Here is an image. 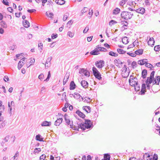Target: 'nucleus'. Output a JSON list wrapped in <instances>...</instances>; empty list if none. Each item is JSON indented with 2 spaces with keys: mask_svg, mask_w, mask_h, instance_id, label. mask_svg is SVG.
<instances>
[{
  "mask_svg": "<svg viewBox=\"0 0 160 160\" xmlns=\"http://www.w3.org/2000/svg\"><path fill=\"white\" fill-rule=\"evenodd\" d=\"M147 71L146 69H144L142 70V77L144 78L147 74Z\"/></svg>",
  "mask_w": 160,
  "mask_h": 160,
  "instance_id": "obj_35",
  "label": "nucleus"
},
{
  "mask_svg": "<svg viewBox=\"0 0 160 160\" xmlns=\"http://www.w3.org/2000/svg\"><path fill=\"white\" fill-rule=\"evenodd\" d=\"M76 113L80 117L84 118L85 117V115L82 112L79 110H77L76 112Z\"/></svg>",
  "mask_w": 160,
  "mask_h": 160,
  "instance_id": "obj_28",
  "label": "nucleus"
},
{
  "mask_svg": "<svg viewBox=\"0 0 160 160\" xmlns=\"http://www.w3.org/2000/svg\"><path fill=\"white\" fill-rule=\"evenodd\" d=\"M35 62V59L34 58H33V59H31L29 63H30V64L29 65V66L28 67H29L31 65H32Z\"/></svg>",
  "mask_w": 160,
  "mask_h": 160,
  "instance_id": "obj_57",
  "label": "nucleus"
},
{
  "mask_svg": "<svg viewBox=\"0 0 160 160\" xmlns=\"http://www.w3.org/2000/svg\"><path fill=\"white\" fill-rule=\"evenodd\" d=\"M46 158V156L45 154H42L40 157V160H45Z\"/></svg>",
  "mask_w": 160,
  "mask_h": 160,
  "instance_id": "obj_54",
  "label": "nucleus"
},
{
  "mask_svg": "<svg viewBox=\"0 0 160 160\" xmlns=\"http://www.w3.org/2000/svg\"><path fill=\"white\" fill-rule=\"evenodd\" d=\"M92 122L90 120H86L85 123L79 124L78 125V128L82 129L83 131L86 128L89 129L92 128Z\"/></svg>",
  "mask_w": 160,
  "mask_h": 160,
  "instance_id": "obj_1",
  "label": "nucleus"
},
{
  "mask_svg": "<svg viewBox=\"0 0 160 160\" xmlns=\"http://www.w3.org/2000/svg\"><path fill=\"white\" fill-rule=\"evenodd\" d=\"M83 102H89L90 101V99L88 98H85L83 99Z\"/></svg>",
  "mask_w": 160,
  "mask_h": 160,
  "instance_id": "obj_49",
  "label": "nucleus"
},
{
  "mask_svg": "<svg viewBox=\"0 0 160 160\" xmlns=\"http://www.w3.org/2000/svg\"><path fill=\"white\" fill-rule=\"evenodd\" d=\"M122 76L124 78H127L129 75V72L127 71V69L126 66H124L122 68Z\"/></svg>",
  "mask_w": 160,
  "mask_h": 160,
  "instance_id": "obj_8",
  "label": "nucleus"
},
{
  "mask_svg": "<svg viewBox=\"0 0 160 160\" xmlns=\"http://www.w3.org/2000/svg\"><path fill=\"white\" fill-rule=\"evenodd\" d=\"M4 81L6 82L9 81V79L7 76H5L4 77Z\"/></svg>",
  "mask_w": 160,
  "mask_h": 160,
  "instance_id": "obj_62",
  "label": "nucleus"
},
{
  "mask_svg": "<svg viewBox=\"0 0 160 160\" xmlns=\"http://www.w3.org/2000/svg\"><path fill=\"white\" fill-rule=\"evenodd\" d=\"M154 42L155 41L153 38L152 37H151L150 38L148 43L149 45H150L152 47L154 45Z\"/></svg>",
  "mask_w": 160,
  "mask_h": 160,
  "instance_id": "obj_17",
  "label": "nucleus"
},
{
  "mask_svg": "<svg viewBox=\"0 0 160 160\" xmlns=\"http://www.w3.org/2000/svg\"><path fill=\"white\" fill-rule=\"evenodd\" d=\"M146 83L147 84V89H149L150 87V86L149 85L150 83H149V82H148V80H147V81H146Z\"/></svg>",
  "mask_w": 160,
  "mask_h": 160,
  "instance_id": "obj_61",
  "label": "nucleus"
},
{
  "mask_svg": "<svg viewBox=\"0 0 160 160\" xmlns=\"http://www.w3.org/2000/svg\"><path fill=\"white\" fill-rule=\"evenodd\" d=\"M135 11L138 13L143 14L145 13V10L144 8L140 7L136 9Z\"/></svg>",
  "mask_w": 160,
  "mask_h": 160,
  "instance_id": "obj_15",
  "label": "nucleus"
},
{
  "mask_svg": "<svg viewBox=\"0 0 160 160\" xmlns=\"http://www.w3.org/2000/svg\"><path fill=\"white\" fill-rule=\"evenodd\" d=\"M67 35L70 38H72L74 36V33L70 31H68L67 32Z\"/></svg>",
  "mask_w": 160,
  "mask_h": 160,
  "instance_id": "obj_40",
  "label": "nucleus"
},
{
  "mask_svg": "<svg viewBox=\"0 0 160 160\" xmlns=\"http://www.w3.org/2000/svg\"><path fill=\"white\" fill-rule=\"evenodd\" d=\"M81 84L82 87L84 88H87L88 86V82L84 80L81 81Z\"/></svg>",
  "mask_w": 160,
  "mask_h": 160,
  "instance_id": "obj_16",
  "label": "nucleus"
},
{
  "mask_svg": "<svg viewBox=\"0 0 160 160\" xmlns=\"http://www.w3.org/2000/svg\"><path fill=\"white\" fill-rule=\"evenodd\" d=\"M127 54L129 55L130 56L133 57H135L136 56V54L135 52L134 53H133L128 52L127 53Z\"/></svg>",
  "mask_w": 160,
  "mask_h": 160,
  "instance_id": "obj_56",
  "label": "nucleus"
},
{
  "mask_svg": "<svg viewBox=\"0 0 160 160\" xmlns=\"http://www.w3.org/2000/svg\"><path fill=\"white\" fill-rule=\"evenodd\" d=\"M143 50L142 49H139L135 51V53L136 55H140L142 54Z\"/></svg>",
  "mask_w": 160,
  "mask_h": 160,
  "instance_id": "obj_31",
  "label": "nucleus"
},
{
  "mask_svg": "<svg viewBox=\"0 0 160 160\" xmlns=\"http://www.w3.org/2000/svg\"><path fill=\"white\" fill-rule=\"evenodd\" d=\"M70 95H72L75 99H78L80 101L83 100L82 97L78 93L75 92L73 94H70Z\"/></svg>",
  "mask_w": 160,
  "mask_h": 160,
  "instance_id": "obj_9",
  "label": "nucleus"
},
{
  "mask_svg": "<svg viewBox=\"0 0 160 160\" xmlns=\"http://www.w3.org/2000/svg\"><path fill=\"white\" fill-rule=\"evenodd\" d=\"M69 16V14L68 13H65L63 16V21H65L68 18V17Z\"/></svg>",
  "mask_w": 160,
  "mask_h": 160,
  "instance_id": "obj_43",
  "label": "nucleus"
},
{
  "mask_svg": "<svg viewBox=\"0 0 160 160\" xmlns=\"http://www.w3.org/2000/svg\"><path fill=\"white\" fill-rule=\"evenodd\" d=\"M120 10L118 8H116L113 10V13L114 14L117 15L120 12Z\"/></svg>",
  "mask_w": 160,
  "mask_h": 160,
  "instance_id": "obj_30",
  "label": "nucleus"
},
{
  "mask_svg": "<svg viewBox=\"0 0 160 160\" xmlns=\"http://www.w3.org/2000/svg\"><path fill=\"white\" fill-rule=\"evenodd\" d=\"M127 1V0H122L120 2V5L122 6V7L126 3Z\"/></svg>",
  "mask_w": 160,
  "mask_h": 160,
  "instance_id": "obj_51",
  "label": "nucleus"
},
{
  "mask_svg": "<svg viewBox=\"0 0 160 160\" xmlns=\"http://www.w3.org/2000/svg\"><path fill=\"white\" fill-rule=\"evenodd\" d=\"M134 88L135 90L136 91H138L140 90V86L139 84H138L137 83L136 85H135L134 86Z\"/></svg>",
  "mask_w": 160,
  "mask_h": 160,
  "instance_id": "obj_37",
  "label": "nucleus"
},
{
  "mask_svg": "<svg viewBox=\"0 0 160 160\" xmlns=\"http://www.w3.org/2000/svg\"><path fill=\"white\" fill-rule=\"evenodd\" d=\"M107 50V49L105 48L98 46L93 50L91 52L90 54L92 55H97L100 54V51L106 52Z\"/></svg>",
  "mask_w": 160,
  "mask_h": 160,
  "instance_id": "obj_2",
  "label": "nucleus"
},
{
  "mask_svg": "<svg viewBox=\"0 0 160 160\" xmlns=\"http://www.w3.org/2000/svg\"><path fill=\"white\" fill-rule=\"evenodd\" d=\"M83 109L86 111L87 113H90L91 112V108L90 107L84 106L82 107Z\"/></svg>",
  "mask_w": 160,
  "mask_h": 160,
  "instance_id": "obj_23",
  "label": "nucleus"
},
{
  "mask_svg": "<svg viewBox=\"0 0 160 160\" xmlns=\"http://www.w3.org/2000/svg\"><path fill=\"white\" fill-rule=\"evenodd\" d=\"M92 70L93 75L96 78L99 80H100L102 78L101 74L97 70V68L95 67H93L92 68Z\"/></svg>",
  "mask_w": 160,
  "mask_h": 160,
  "instance_id": "obj_5",
  "label": "nucleus"
},
{
  "mask_svg": "<svg viewBox=\"0 0 160 160\" xmlns=\"http://www.w3.org/2000/svg\"><path fill=\"white\" fill-rule=\"evenodd\" d=\"M114 62L115 64L118 67H119L120 65H121L122 64L121 60L119 59L115 60H114Z\"/></svg>",
  "mask_w": 160,
  "mask_h": 160,
  "instance_id": "obj_22",
  "label": "nucleus"
},
{
  "mask_svg": "<svg viewBox=\"0 0 160 160\" xmlns=\"http://www.w3.org/2000/svg\"><path fill=\"white\" fill-rule=\"evenodd\" d=\"M9 138V136H6L3 139V141H4L5 142H8V140Z\"/></svg>",
  "mask_w": 160,
  "mask_h": 160,
  "instance_id": "obj_52",
  "label": "nucleus"
},
{
  "mask_svg": "<svg viewBox=\"0 0 160 160\" xmlns=\"http://www.w3.org/2000/svg\"><path fill=\"white\" fill-rule=\"evenodd\" d=\"M36 139L37 140L39 141H43V138H42L41 136L39 134L36 135Z\"/></svg>",
  "mask_w": 160,
  "mask_h": 160,
  "instance_id": "obj_32",
  "label": "nucleus"
},
{
  "mask_svg": "<svg viewBox=\"0 0 160 160\" xmlns=\"http://www.w3.org/2000/svg\"><path fill=\"white\" fill-rule=\"evenodd\" d=\"M51 125V122H48L45 121L43 122L42 124V126H50Z\"/></svg>",
  "mask_w": 160,
  "mask_h": 160,
  "instance_id": "obj_18",
  "label": "nucleus"
},
{
  "mask_svg": "<svg viewBox=\"0 0 160 160\" xmlns=\"http://www.w3.org/2000/svg\"><path fill=\"white\" fill-rule=\"evenodd\" d=\"M145 66L151 68H153V67L151 64L148 63V62L146 63V64H145Z\"/></svg>",
  "mask_w": 160,
  "mask_h": 160,
  "instance_id": "obj_47",
  "label": "nucleus"
},
{
  "mask_svg": "<svg viewBox=\"0 0 160 160\" xmlns=\"http://www.w3.org/2000/svg\"><path fill=\"white\" fill-rule=\"evenodd\" d=\"M58 115H59L58 118L57 119L54 123V125L56 126H59L62 121L63 115L60 113H58Z\"/></svg>",
  "mask_w": 160,
  "mask_h": 160,
  "instance_id": "obj_6",
  "label": "nucleus"
},
{
  "mask_svg": "<svg viewBox=\"0 0 160 160\" xmlns=\"http://www.w3.org/2000/svg\"><path fill=\"white\" fill-rule=\"evenodd\" d=\"M79 73L82 74V75H83L87 77H88L90 76L89 72L84 68L81 69L79 71Z\"/></svg>",
  "mask_w": 160,
  "mask_h": 160,
  "instance_id": "obj_11",
  "label": "nucleus"
},
{
  "mask_svg": "<svg viewBox=\"0 0 160 160\" xmlns=\"http://www.w3.org/2000/svg\"><path fill=\"white\" fill-rule=\"evenodd\" d=\"M117 51L118 53L121 54H124L125 52V51L123 50V49H118Z\"/></svg>",
  "mask_w": 160,
  "mask_h": 160,
  "instance_id": "obj_44",
  "label": "nucleus"
},
{
  "mask_svg": "<svg viewBox=\"0 0 160 160\" xmlns=\"http://www.w3.org/2000/svg\"><path fill=\"white\" fill-rule=\"evenodd\" d=\"M52 59V58L51 56L49 57L47 59L45 63V68H48L49 66L48 65H50L51 64V61Z\"/></svg>",
  "mask_w": 160,
  "mask_h": 160,
  "instance_id": "obj_14",
  "label": "nucleus"
},
{
  "mask_svg": "<svg viewBox=\"0 0 160 160\" xmlns=\"http://www.w3.org/2000/svg\"><path fill=\"white\" fill-rule=\"evenodd\" d=\"M89 30V27L88 26H86L83 31L84 33H86Z\"/></svg>",
  "mask_w": 160,
  "mask_h": 160,
  "instance_id": "obj_55",
  "label": "nucleus"
},
{
  "mask_svg": "<svg viewBox=\"0 0 160 160\" xmlns=\"http://www.w3.org/2000/svg\"><path fill=\"white\" fill-rule=\"evenodd\" d=\"M46 15L48 16L50 18H52V16H53V14L52 13L50 12H46Z\"/></svg>",
  "mask_w": 160,
  "mask_h": 160,
  "instance_id": "obj_38",
  "label": "nucleus"
},
{
  "mask_svg": "<svg viewBox=\"0 0 160 160\" xmlns=\"http://www.w3.org/2000/svg\"><path fill=\"white\" fill-rule=\"evenodd\" d=\"M5 107L2 105V102L0 100V110L1 112H4L5 111Z\"/></svg>",
  "mask_w": 160,
  "mask_h": 160,
  "instance_id": "obj_29",
  "label": "nucleus"
},
{
  "mask_svg": "<svg viewBox=\"0 0 160 160\" xmlns=\"http://www.w3.org/2000/svg\"><path fill=\"white\" fill-rule=\"evenodd\" d=\"M121 23L123 26H127L128 24V22L126 21H121Z\"/></svg>",
  "mask_w": 160,
  "mask_h": 160,
  "instance_id": "obj_53",
  "label": "nucleus"
},
{
  "mask_svg": "<svg viewBox=\"0 0 160 160\" xmlns=\"http://www.w3.org/2000/svg\"><path fill=\"white\" fill-rule=\"evenodd\" d=\"M43 46V44L42 43L40 42L38 44V47L41 50H42V48Z\"/></svg>",
  "mask_w": 160,
  "mask_h": 160,
  "instance_id": "obj_64",
  "label": "nucleus"
},
{
  "mask_svg": "<svg viewBox=\"0 0 160 160\" xmlns=\"http://www.w3.org/2000/svg\"><path fill=\"white\" fill-rule=\"evenodd\" d=\"M55 2L60 5H62L64 4L65 3V1L64 0H55Z\"/></svg>",
  "mask_w": 160,
  "mask_h": 160,
  "instance_id": "obj_27",
  "label": "nucleus"
},
{
  "mask_svg": "<svg viewBox=\"0 0 160 160\" xmlns=\"http://www.w3.org/2000/svg\"><path fill=\"white\" fill-rule=\"evenodd\" d=\"M133 14L131 12H123L121 14V16L125 20L131 19Z\"/></svg>",
  "mask_w": 160,
  "mask_h": 160,
  "instance_id": "obj_3",
  "label": "nucleus"
},
{
  "mask_svg": "<svg viewBox=\"0 0 160 160\" xmlns=\"http://www.w3.org/2000/svg\"><path fill=\"white\" fill-rule=\"evenodd\" d=\"M76 87V85L74 83V81H72L70 84V89L71 90H74L75 89Z\"/></svg>",
  "mask_w": 160,
  "mask_h": 160,
  "instance_id": "obj_21",
  "label": "nucleus"
},
{
  "mask_svg": "<svg viewBox=\"0 0 160 160\" xmlns=\"http://www.w3.org/2000/svg\"><path fill=\"white\" fill-rule=\"evenodd\" d=\"M146 85L145 84L143 83L142 86V89L141 91V94L143 95L145 92Z\"/></svg>",
  "mask_w": 160,
  "mask_h": 160,
  "instance_id": "obj_25",
  "label": "nucleus"
},
{
  "mask_svg": "<svg viewBox=\"0 0 160 160\" xmlns=\"http://www.w3.org/2000/svg\"><path fill=\"white\" fill-rule=\"evenodd\" d=\"M109 55L114 57H117L118 56V54L116 53H115L112 51H110L109 53Z\"/></svg>",
  "mask_w": 160,
  "mask_h": 160,
  "instance_id": "obj_39",
  "label": "nucleus"
},
{
  "mask_svg": "<svg viewBox=\"0 0 160 160\" xmlns=\"http://www.w3.org/2000/svg\"><path fill=\"white\" fill-rule=\"evenodd\" d=\"M0 25L4 28H7L8 27V25L6 22L3 21H2L0 22Z\"/></svg>",
  "mask_w": 160,
  "mask_h": 160,
  "instance_id": "obj_19",
  "label": "nucleus"
},
{
  "mask_svg": "<svg viewBox=\"0 0 160 160\" xmlns=\"http://www.w3.org/2000/svg\"><path fill=\"white\" fill-rule=\"evenodd\" d=\"M23 26L24 27L26 28H28L30 26V23L26 20H24L23 22Z\"/></svg>",
  "mask_w": 160,
  "mask_h": 160,
  "instance_id": "obj_24",
  "label": "nucleus"
},
{
  "mask_svg": "<svg viewBox=\"0 0 160 160\" xmlns=\"http://www.w3.org/2000/svg\"><path fill=\"white\" fill-rule=\"evenodd\" d=\"M88 10V8L87 7H84L83 9L81 11L80 16H82L84 13L86 12Z\"/></svg>",
  "mask_w": 160,
  "mask_h": 160,
  "instance_id": "obj_34",
  "label": "nucleus"
},
{
  "mask_svg": "<svg viewBox=\"0 0 160 160\" xmlns=\"http://www.w3.org/2000/svg\"><path fill=\"white\" fill-rule=\"evenodd\" d=\"M153 78L150 77L148 78L147 80H149V81H148V82L149 83H151L152 82V79Z\"/></svg>",
  "mask_w": 160,
  "mask_h": 160,
  "instance_id": "obj_59",
  "label": "nucleus"
},
{
  "mask_svg": "<svg viewBox=\"0 0 160 160\" xmlns=\"http://www.w3.org/2000/svg\"><path fill=\"white\" fill-rule=\"evenodd\" d=\"M147 62H148V60L146 59L140 60L138 61V64L141 65H144V64H145Z\"/></svg>",
  "mask_w": 160,
  "mask_h": 160,
  "instance_id": "obj_20",
  "label": "nucleus"
},
{
  "mask_svg": "<svg viewBox=\"0 0 160 160\" xmlns=\"http://www.w3.org/2000/svg\"><path fill=\"white\" fill-rule=\"evenodd\" d=\"M50 77H51L50 72V71H49L48 72V77H47V78L46 79H45L44 80V81H48L49 80V78H50Z\"/></svg>",
  "mask_w": 160,
  "mask_h": 160,
  "instance_id": "obj_50",
  "label": "nucleus"
},
{
  "mask_svg": "<svg viewBox=\"0 0 160 160\" xmlns=\"http://www.w3.org/2000/svg\"><path fill=\"white\" fill-rule=\"evenodd\" d=\"M26 58H23L21 59L20 60L18 64V67L19 69H20V68L22 67L24 65V63L25 62V60Z\"/></svg>",
  "mask_w": 160,
  "mask_h": 160,
  "instance_id": "obj_10",
  "label": "nucleus"
},
{
  "mask_svg": "<svg viewBox=\"0 0 160 160\" xmlns=\"http://www.w3.org/2000/svg\"><path fill=\"white\" fill-rule=\"evenodd\" d=\"M58 37V34H52V38L53 39L56 38Z\"/></svg>",
  "mask_w": 160,
  "mask_h": 160,
  "instance_id": "obj_63",
  "label": "nucleus"
},
{
  "mask_svg": "<svg viewBox=\"0 0 160 160\" xmlns=\"http://www.w3.org/2000/svg\"><path fill=\"white\" fill-rule=\"evenodd\" d=\"M38 78L40 80L42 81L44 78V75L43 74L41 73L39 75Z\"/></svg>",
  "mask_w": 160,
  "mask_h": 160,
  "instance_id": "obj_45",
  "label": "nucleus"
},
{
  "mask_svg": "<svg viewBox=\"0 0 160 160\" xmlns=\"http://www.w3.org/2000/svg\"><path fill=\"white\" fill-rule=\"evenodd\" d=\"M104 62L103 60H100L97 61L95 62V65L98 68H102L104 65Z\"/></svg>",
  "mask_w": 160,
  "mask_h": 160,
  "instance_id": "obj_7",
  "label": "nucleus"
},
{
  "mask_svg": "<svg viewBox=\"0 0 160 160\" xmlns=\"http://www.w3.org/2000/svg\"><path fill=\"white\" fill-rule=\"evenodd\" d=\"M137 78H134V79H129V82L130 85L132 86H134L138 83Z\"/></svg>",
  "mask_w": 160,
  "mask_h": 160,
  "instance_id": "obj_13",
  "label": "nucleus"
},
{
  "mask_svg": "<svg viewBox=\"0 0 160 160\" xmlns=\"http://www.w3.org/2000/svg\"><path fill=\"white\" fill-rule=\"evenodd\" d=\"M69 75L66 74L63 79V84L64 85L68 81L69 78Z\"/></svg>",
  "mask_w": 160,
  "mask_h": 160,
  "instance_id": "obj_36",
  "label": "nucleus"
},
{
  "mask_svg": "<svg viewBox=\"0 0 160 160\" xmlns=\"http://www.w3.org/2000/svg\"><path fill=\"white\" fill-rule=\"evenodd\" d=\"M5 5L7 6H9V2H8V0H3L2 2Z\"/></svg>",
  "mask_w": 160,
  "mask_h": 160,
  "instance_id": "obj_58",
  "label": "nucleus"
},
{
  "mask_svg": "<svg viewBox=\"0 0 160 160\" xmlns=\"http://www.w3.org/2000/svg\"><path fill=\"white\" fill-rule=\"evenodd\" d=\"M64 119L66 123L68 125L71 126V128H72V126L73 125V122L72 121H71L68 118V115L66 114H65L64 116Z\"/></svg>",
  "mask_w": 160,
  "mask_h": 160,
  "instance_id": "obj_12",
  "label": "nucleus"
},
{
  "mask_svg": "<svg viewBox=\"0 0 160 160\" xmlns=\"http://www.w3.org/2000/svg\"><path fill=\"white\" fill-rule=\"evenodd\" d=\"M154 50L156 52L159 51L160 50V45H158L154 47Z\"/></svg>",
  "mask_w": 160,
  "mask_h": 160,
  "instance_id": "obj_42",
  "label": "nucleus"
},
{
  "mask_svg": "<svg viewBox=\"0 0 160 160\" xmlns=\"http://www.w3.org/2000/svg\"><path fill=\"white\" fill-rule=\"evenodd\" d=\"M41 151V149L40 148H36L34 149V153H38Z\"/></svg>",
  "mask_w": 160,
  "mask_h": 160,
  "instance_id": "obj_46",
  "label": "nucleus"
},
{
  "mask_svg": "<svg viewBox=\"0 0 160 160\" xmlns=\"http://www.w3.org/2000/svg\"><path fill=\"white\" fill-rule=\"evenodd\" d=\"M8 113L10 114V115H11L12 113V107H14L15 106V102L13 101H11V102H8Z\"/></svg>",
  "mask_w": 160,
  "mask_h": 160,
  "instance_id": "obj_4",
  "label": "nucleus"
},
{
  "mask_svg": "<svg viewBox=\"0 0 160 160\" xmlns=\"http://www.w3.org/2000/svg\"><path fill=\"white\" fill-rule=\"evenodd\" d=\"M104 158L102 160H110V155L108 154H105L104 156Z\"/></svg>",
  "mask_w": 160,
  "mask_h": 160,
  "instance_id": "obj_33",
  "label": "nucleus"
},
{
  "mask_svg": "<svg viewBox=\"0 0 160 160\" xmlns=\"http://www.w3.org/2000/svg\"><path fill=\"white\" fill-rule=\"evenodd\" d=\"M160 80L158 79L155 78L154 80V84H159Z\"/></svg>",
  "mask_w": 160,
  "mask_h": 160,
  "instance_id": "obj_60",
  "label": "nucleus"
},
{
  "mask_svg": "<svg viewBox=\"0 0 160 160\" xmlns=\"http://www.w3.org/2000/svg\"><path fill=\"white\" fill-rule=\"evenodd\" d=\"M137 66V62L135 61H133L132 63V67L133 68H136Z\"/></svg>",
  "mask_w": 160,
  "mask_h": 160,
  "instance_id": "obj_48",
  "label": "nucleus"
},
{
  "mask_svg": "<svg viewBox=\"0 0 160 160\" xmlns=\"http://www.w3.org/2000/svg\"><path fill=\"white\" fill-rule=\"evenodd\" d=\"M117 23V22L114 20H112L109 22V25L112 26V25L115 24Z\"/></svg>",
  "mask_w": 160,
  "mask_h": 160,
  "instance_id": "obj_41",
  "label": "nucleus"
},
{
  "mask_svg": "<svg viewBox=\"0 0 160 160\" xmlns=\"http://www.w3.org/2000/svg\"><path fill=\"white\" fill-rule=\"evenodd\" d=\"M122 42L123 44H127L129 42L128 39V37H125L122 38Z\"/></svg>",
  "mask_w": 160,
  "mask_h": 160,
  "instance_id": "obj_26",
  "label": "nucleus"
}]
</instances>
